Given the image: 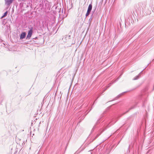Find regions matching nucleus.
I'll list each match as a JSON object with an SVG mask.
<instances>
[{
    "instance_id": "obj_2",
    "label": "nucleus",
    "mask_w": 154,
    "mask_h": 154,
    "mask_svg": "<svg viewBox=\"0 0 154 154\" xmlns=\"http://www.w3.org/2000/svg\"><path fill=\"white\" fill-rule=\"evenodd\" d=\"M5 5L7 6H9L14 0H5Z\"/></svg>"
},
{
    "instance_id": "obj_4",
    "label": "nucleus",
    "mask_w": 154,
    "mask_h": 154,
    "mask_svg": "<svg viewBox=\"0 0 154 154\" xmlns=\"http://www.w3.org/2000/svg\"><path fill=\"white\" fill-rule=\"evenodd\" d=\"M143 71H142L137 75L133 79V80H137L138 79H139L140 78V75L141 74V73L142 72H143Z\"/></svg>"
},
{
    "instance_id": "obj_15",
    "label": "nucleus",
    "mask_w": 154,
    "mask_h": 154,
    "mask_svg": "<svg viewBox=\"0 0 154 154\" xmlns=\"http://www.w3.org/2000/svg\"><path fill=\"white\" fill-rule=\"evenodd\" d=\"M78 153L79 152H78L77 151H76L74 153V154H78Z\"/></svg>"
},
{
    "instance_id": "obj_3",
    "label": "nucleus",
    "mask_w": 154,
    "mask_h": 154,
    "mask_svg": "<svg viewBox=\"0 0 154 154\" xmlns=\"http://www.w3.org/2000/svg\"><path fill=\"white\" fill-rule=\"evenodd\" d=\"M26 33L25 32H22L21 33L20 36V40L23 39L25 37Z\"/></svg>"
},
{
    "instance_id": "obj_13",
    "label": "nucleus",
    "mask_w": 154,
    "mask_h": 154,
    "mask_svg": "<svg viewBox=\"0 0 154 154\" xmlns=\"http://www.w3.org/2000/svg\"><path fill=\"white\" fill-rule=\"evenodd\" d=\"M130 119H131L132 120H133L134 119V118L132 116H131L130 117H129L128 118V120H129Z\"/></svg>"
},
{
    "instance_id": "obj_17",
    "label": "nucleus",
    "mask_w": 154,
    "mask_h": 154,
    "mask_svg": "<svg viewBox=\"0 0 154 154\" xmlns=\"http://www.w3.org/2000/svg\"><path fill=\"white\" fill-rule=\"evenodd\" d=\"M29 7V6H28V5H27L26 6V7H27H27Z\"/></svg>"
},
{
    "instance_id": "obj_7",
    "label": "nucleus",
    "mask_w": 154,
    "mask_h": 154,
    "mask_svg": "<svg viewBox=\"0 0 154 154\" xmlns=\"http://www.w3.org/2000/svg\"><path fill=\"white\" fill-rule=\"evenodd\" d=\"M112 83H110L108 84V86H107L106 88H105V89L103 91V93L106 90H107L112 84Z\"/></svg>"
},
{
    "instance_id": "obj_19",
    "label": "nucleus",
    "mask_w": 154,
    "mask_h": 154,
    "mask_svg": "<svg viewBox=\"0 0 154 154\" xmlns=\"http://www.w3.org/2000/svg\"><path fill=\"white\" fill-rule=\"evenodd\" d=\"M122 75V74L121 75H120V77Z\"/></svg>"
},
{
    "instance_id": "obj_14",
    "label": "nucleus",
    "mask_w": 154,
    "mask_h": 154,
    "mask_svg": "<svg viewBox=\"0 0 154 154\" xmlns=\"http://www.w3.org/2000/svg\"><path fill=\"white\" fill-rule=\"evenodd\" d=\"M100 135V134H97L95 137L94 139V140H95Z\"/></svg>"
},
{
    "instance_id": "obj_18",
    "label": "nucleus",
    "mask_w": 154,
    "mask_h": 154,
    "mask_svg": "<svg viewBox=\"0 0 154 154\" xmlns=\"http://www.w3.org/2000/svg\"><path fill=\"white\" fill-rule=\"evenodd\" d=\"M37 38V37H36L35 38Z\"/></svg>"
},
{
    "instance_id": "obj_6",
    "label": "nucleus",
    "mask_w": 154,
    "mask_h": 154,
    "mask_svg": "<svg viewBox=\"0 0 154 154\" xmlns=\"http://www.w3.org/2000/svg\"><path fill=\"white\" fill-rule=\"evenodd\" d=\"M92 5H91V4H90L88 6L87 10H88L89 11H91L92 9Z\"/></svg>"
},
{
    "instance_id": "obj_5",
    "label": "nucleus",
    "mask_w": 154,
    "mask_h": 154,
    "mask_svg": "<svg viewBox=\"0 0 154 154\" xmlns=\"http://www.w3.org/2000/svg\"><path fill=\"white\" fill-rule=\"evenodd\" d=\"M124 93H122V94H120L119 95H118V96H117L115 98V99H114L113 100H116V99H117L118 98H119L120 97H121L122 95L123 94H124Z\"/></svg>"
},
{
    "instance_id": "obj_11",
    "label": "nucleus",
    "mask_w": 154,
    "mask_h": 154,
    "mask_svg": "<svg viewBox=\"0 0 154 154\" xmlns=\"http://www.w3.org/2000/svg\"><path fill=\"white\" fill-rule=\"evenodd\" d=\"M93 14H92V15H91V18L89 19V20H88V21L89 22H90V24L91 23V22L92 20V16H93Z\"/></svg>"
},
{
    "instance_id": "obj_1",
    "label": "nucleus",
    "mask_w": 154,
    "mask_h": 154,
    "mask_svg": "<svg viewBox=\"0 0 154 154\" xmlns=\"http://www.w3.org/2000/svg\"><path fill=\"white\" fill-rule=\"evenodd\" d=\"M29 29H30L28 32V35L26 38V39H29L30 38L33 32V28L32 27V26H29Z\"/></svg>"
},
{
    "instance_id": "obj_10",
    "label": "nucleus",
    "mask_w": 154,
    "mask_h": 154,
    "mask_svg": "<svg viewBox=\"0 0 154 154\" xmlns=\"http://www.w3.org/2000/svg\"><path fill=\"white\" fill-rule=\"evenodd\" d=\"M7 13H8V11H6V12H5L4 13V15H3V16L1 17V18H2L3 17H5V16H6L7 15Z\"/></svg>"
},
{
    "instance_id": "obj_8",
    "label": "nucleus",
    "mask_w": 154,
    "mask_h": 154,
    "mask_svg": "<svg viewBox=\"0 0 154 154\" xmlns=\"http://www.w3.org/2000/svg\"><path fill=\"white\" fill-rule=\"evenodd\" d=\"M99 120H98L97 121V122L94 125L93 128L92 129V130H91V131H93L94 129V128L96 127V126L97 125V124H98V123L99 122Z\"/></svg>"
},
{
    "instance_id": "obj_16",
    "label": "nucleus",
    "mask_w": 154,
    "mask_h": 154,
    "mask_svg": "<svg viewBox=\"0 0 154 154\" xmlns=\"http://www.w3.org/2000/svg\"><path fill=\"white\" fill-rule=\"evenodd\" d=\"M154 90V86H153V89H152V90Z\"/></svg>"
},
{
    "instance_id": "obj_9",
    "label": "nucleus",
    "mask_w": 154,
    "mask_h": 154,
    "mask_svg": "<svg viewBox=\"0 0 154 154\" xmlns=\"http://www.w3.org/2000/svg\"><path fill=\"white\" fill-rule=\"evenodd\" d=\"M91 12V11H89L88 10H87V12L85 14V16L86 17L88 16L90 14Z\"/></svg>"
},
{
    "instance_id": "obj_12",
    "label": "nucleus",
    "mask_w": 154,
    "mask_h": 154,
    "mask_svg": "<svg viewBox=\"0 0 154 154\" xmlns=\"http://www.w3.org/2000/svg\"><path fill=\"white\" fill-rule=\"evenodd\" d=\"M135 107L134 106H132L130 108V109L128 110L127 111L125 112L124 113L123 115H124V114H125V113L128 112L130 110L132 109H133Z\"/></svg>"
}]
</instances>
